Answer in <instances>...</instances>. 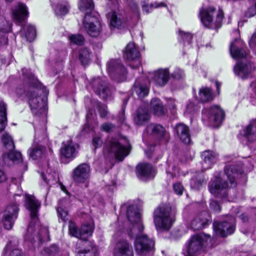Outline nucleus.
<instances>
[{
    "instance_id": "58",
    "label": "nucleus",
    "mask_w": 256,
    "mask_h": 256,
    "mask_svg": "<svg viewBox=\"0 0 256 256\" xmlns=\"http://www.w3.org/2000/svg\"><path fill=\"white\" fill-rule=\"evenodd\" d=\"M94 129L95 128L92 125V122H90L89 120H88L84 124L80 133L82 135L86 134H90L91 132H94Z\"/></svg>"
},
{
    "instance_id": "57",
    "label": "nucleus",
    "mask_w": 256,
    "mask_h": 256,
    "mask_svg": "<svg viewBox=\"0 0 256 256\" xmlns=\"http://www.w3.org/2000/svg\"><path fill=\"white\" fill-rule=\"evenodd\" d=\"M254 128L256 129V126L254 123L250 122L246 128L244 129L243 136L246 138H250V136L254 134Z\"/></svg>"
},
{
    "instance_id": "19",
    "label": "nucleus",
    "mask_w": 256,
    "mask_h": 256,
    "mask_svg": "<svg viewBox=\"0 0 256 256\" xmlns=\"http://www.w3.org/2000/svg\"><path fill=\"white\" fill-rule=\"evenodd\" d=\"M242 44V42L238 38L231 42L230 51L233 58L239 60L246 58L247 54Z\"/></svg>"
},
{
    "instance_id": "52",
    "label": "nucleus",
    "mask_w": 256,
    "mask_h": 256,
    "mask_svg": "<svg viewBox=\"0 0 256 256\" xmlns=\"http://www.w3.org/2000/svg\"><path fill=\"white\" fill-rule=\"evenodd\" d=\"M96 106L98 110L100 116L102 118H105L108 114L107 106L103 104L100 101H96Z\"/></svg>"
},
{
    "instance_id": "63",
    "label": "nucleus",
    "mask_w": 256,
    "mask_h": 256,
    "mask_svg": "<svg viewBox=\"0 0 256 256\" xmlns=\"http://www.w3.org/2000/svg\"><path fill=\"white\" fill-rule=\"evenodd\" d=\"M210 208L212 210L216 212H220L222 210V207L219 202L214 200H210Z\"/></svg>"
},
{
    "instance_id": "34",
    "label": "nucleus",
    "mask_w": 256,
    "mask_h": 256,
    "mask_svg": "<svg viewBox=\"0 0 256 256\" xmlns=\"http://www.w3.org/2000/svg\"><path fill=\"white\" fill-rule=\"evenodd\" d=\"M81 240L87 242L88 238L92 235L94 226L90 223L82 224L80 226Z\"/></svg>"
},
{
    "instance_id": "14",
    "label": "nucleus",
    "mask_w": 256,
    "mask_h": 256,
    "mask_svg": "<svg viewBox=\"0 0 256 256\" xmlns=\"http://www.w3.org/2000/svg\"><path fill=\"white\" fill-rule=\"evenodd\" d=\"M22 74L23 77L28 81L30 87H32L37 90H42L44 94L43 96L48 98V90L46 87L38 80L34 73L30 70H23Z\"/></svg>"
},
{
    "instance_id": "20",
    "label": "nucleus",
    "mask_w": 256,
    "mask_h": 256,
    "mask_svg": "<svg viewBox=\"0 0 256 256\" xmlns=\"http://www.w3.org/2000/svg\"><path fill=\"white\" fill-rule=\"evenodd\" d=\"M109 28L110 30H124L129 28L132 17H110Z\"/></svg>"
},
{
    "instance_id": "61",
    "label": "nucleus",
    "mask_w": 256,
    "mask_h": 256,
    "mask_svg": "<svg viewBox=\"0 0 256 256\" xmlns=\"http://www.w3.org/2000/svg\"><path fill=\"white\" fill-rule=\"evenodd\" d=\"M44 252L50 256H54L59 251L58 246L56 244H52L48 248L44 249Z\"/></svg>"
},
{
    "instance_id": "54",
    "label": "nucleus",
    "mask_w": 256,
    "mask_h": 256,
    "mask_svg": "<svg viewBox=\"0 0 256 256\" xmlns=\"http://www.w3.org/2000/svg\"><path fill=\"white\" fill-rule=\"evenodd\" d=\"M160 6V3L156 4L155 6L152 3H149L146 0L142 2V8L144 14H148L151 12L154 8Z\"/></svg>"
},
{
    "instance_id": "30",
    "label": "nucleus",
    "mask_w": 256,
    "mask_h": 256,
    "mask_svg": "<svg viewBox=\"0 0 256 256\" xmlns=\"http://www.w3.org/2000/svg\"><path fill=\"white\" fill-rule=\"evenodd\" d=\"M133 92L138 98H143L148 95L150 88L146 84L135 82L133 85Z\"/></svg>"
},
{
    "instance_id": "48",
    "label": "nucleus",
    "mask_w": 256,
    "mask_h": 256,
    "mask_svg": "<svg viewBox=\"0 0 256 256\" xmlns=\"http://www.w3.org/2000/svg\"><path fill=\"white\" fill-rule=\"evenodd\" d=\"M148 77L150 82L154 83L156 86H160V68L148 72Z\"/></svg>"
},
{
    "instance_id": "53",
    "label": "nucleus",
    "mask_w": 256,
    "mask_h": 256,
    "mask_svg": "<svg viewBox=\"0 0 256 256\" xmlns=\"http://www.w3.org/2000/svg\"><path fill=\"white\" fill-rule=\"evenodd\" d=\"M2 141L6 148H8L11 146L12 149L14 148V145L12 138L8 132H4L2 134Z\"/></svg>"
},
{
    "instance_id": "62",
    "label": "nucleus",
    "mask_w": 256,
    "mask_h": 256,
    "mask_svg": "<svg viewBox=\"0 0 256 256\" xmlns=\"http://www.w3.org/2000/svg\"><path fill=\"white\" fill-rule=\"evenodd\" d=\"M172 189L174 192L178 196L182 195L184 190L183 185L180 182L174 183L172 184Z\"/></svg>"
},
{
    "instance_id": "21",
    "label": "nucleus",
    "mask_w": 256,
    "mask_h": 256,
    "mask_svg": "<svg viewBox=\"0 0 256 256\" xmlns=\"http://www.w3.org/2000/svg\"><path fill=\"white\" fill-rule=\"evenodd\" d=\"M115 256H134L132 248L126 240L118 241L114 250Z\"/></svg>"
},
{
    "instance_id": "25",
    "label": "nucleus",
    "mask_w": 256,
    "mask_h": 256,
    "mask_svg": "<svg viewBox=\"0 0 256 256\" xmlns=\"http://www.w3.org/2000/svg\"><path fill=\"white\" fill-rule=\"evenodd\" d=\"M78 8L84 16H95L94 15L95 4L94 0H78Z\"/></svg>"
},
{
    "instance_id": "5",
    "label": "nucleus",
    "mask_w": 256,
    "mask_h": 256,
    "mask_svg": "<svg viewBox=\"0 0 256 256\" xmlns=\"http://www.w3.org/2000/svg\"><path fill=\"white\" fill-rule=\"evenodd\" d=\"M108 153H114L115 158L120 162L122 161L125 157L130 152L132 146L130 142L126 146L122 145L116 138H112L106 146Z\"/></svg>"
},
{
    "instance_id": "1",
    "label": "nucleus",
    "mask_w": 256,
    "mask_h": 256,
    "mask_svg": "<svg viewBox=\"0 0 256 256\" xmlns=\"http://www.w3.org/2000/svg\"><path fill=\"white\" fill-rule=\"evenodd\" d=\"M14 94L18 98L24 95L28 98L30 110L35 116L42 114L48 110V98L39 96L36 90H29L26 92L25 86L22 84L15 88Z\"/></svg>"
},
{
    "instance_id": "44",
    "label": "nucleus",
    "mask_w": 256,
    "mask_h": 256,
    "mask_svg": "<svg viewBox=\"0 0 256 256\" xmlns=\"http://www.w3.org/2000/svg\"><path fill=\"white\" fill-rule=\"evenodd\" d=\"M4 214H2L1 218V222L4 228L7 230H10L13 228L16 220Z\"/></svg>"
},
{
    "instance_id": "33",
    "label": "nucleus",
    "mask_w": 256,
    "mask_h": 256,
    "mask_svg": "<svg viewBox=\"0 0 256 256\" xmlns=\"http://www.w3.org/2000/svg\"><path fill=\"white\" fill-rule=\"evenodd\" d=\"M202 164H206V168H210L216 162V156L212 150H205L202 154Z\"/></svg>"
},
{
    "instance_id": "13",
    "label": "nucleus",
    "mask_w": 256,
    "mask_h": 256,
    "mask_svg": "<svg viewBox=\"0 0 256 256\" xmlns=\"http://www.w3.org/2000/svg\"><path fill=\"white\" fill-rule=\"evenodd\" d=\"M174 136L184 144L188 145L191 142V134L189 126L182 122L176 124L173 129Z\"/></svg>"
},
{
    "instance_id": "51",
    "label": "nucleus",
    "mask_w": 256,
    "mask_h": 256,
    "mask_svg": "<svg viewBox=\"0 0 256 256\" xmlns=\"http://www.w3.org/2000/svg\"><path fill=\"white\" fill-rule=\"evenodd\" d=\"M168 68H161V87L165 86L171 78Z\"/></svg>"
},
{
    "instance_id": "43",
    "label": "nucleus",
    "mask_w": 256,
    "mask_h": 256,
    "mask_svg": "<svg viewBox=\"0 0 256 256\" xmlns=\"http://www.w3.org/2000/svg\"><path fill=\"white\" fill-rule=\"evenodd\" d=\"M90 51L88 48H84L79 51L78 59L82 65L86 66L88 65L90 60Z\"/></svg>"
},
{
    "instance_id": "64",
    "label": "nucleus",
    "mask_w": 256,
    "mask_h": 256,
    "mask_svg": "<svg viewBox=\"0 0 256 256\" xmlns=\"http://www.w3.org/2000/svg\"><path fill=\"white\" fill-rule=\"evenodd\" d=\"M57 212L62 222H66L68 220L67 210H64L62 207L58 206L57 208Z\"/></svg>"
},
{
    "instance_id": "60",
    "label": "nucleus",
    "mask_w": 256,
    "mask_h": 256,
    "mask_svg": "<svg viewBox=\"0 0 256 256\" xmlns=\"http://www.w3.org/2000/svg\"><path fill=\"white\" fill-rule=\"evenodd\" d=\"M6 24H4L2 27L0 26V34H7L12 32V22H10L4 18Z\"/></svg>"
},
{
    "instance_id": "6",
    "label": "nucleus",
    "mask_w": 256,
    "mask_h": 256,
    "mask_svg": "<svg viewBox=\"0 0 256 256\" xmlns=\"http://www.w3.org/2000/svg\"><path fill=\"white\" fill-rule=\"evenodd\" d=\"M77 153L74 144L72 139L62 143L60 149V158L62 163L68 164L76 158Z\"/></svg>"
},
{
    "instance_id": "40",
    "label": "nucleus",
    "mask_w": 256,
    "mask_h": 256,
    "mask_svg": "<svg viewBox=\"0 0 256 256\" xmlns=\"http://www.w3.org/2000/svg\"><path fill=\"white\" fill-rule=\"evenodd\" d=\"M70 6L68 2L58 3L55 8V13L57 16H65L69 12Z\"/></svg>"
},
{
    "instance_id": "8",
    "label": "nucleus",
    "mask_w": 256,
    "mask_h": 256,
    "mask_svg": "<svg viewBox=\"0 0 256 256\" xmlns=\"http://www.w3.org/2000/svg\"><path fill=\"white\" fill-rule=\"evenodd\" d=\"M213 229L216 234L219 237L225 238L232 234L236 229V224L228 221H214Z\"/></svg>"
},
{
    "instance_id": "10",
    "label": "nucleus",
    "mask_w": 256,
    "mask_h": 256,
    "mask_svg": "<svg viewBox=\"0 0 256 256\" xmlns=\"http://www.w3.org/2000/svg\"><path fill=\"white\" fill-rule=\"evenodd\" d=\"M123 56L127 60L135 62V64H130L132 68L137 69L140 66V52L134 43L130 42L128 44L124 51Z\"/></svg>"
},
{
    "instance_id": "42",
    "label": "nucleus",
    "mask_w": 256,
    "mask_h": 256,
    "mask_svg": "<svg viewBox=\"0 0 256 256\" xmlns=\"http://www.w3.org/2000/svg\"><path fill=\"white\" fill-rule=\"evenodd\" d=\"M22 32L24 33L26 38L30 42L34 41L36 36V27L32 24H27Z\"/></svg>"
},
{
    "instance_id": "15",
    "label": "nucleus",
    "mask_w": 256,
    "mask_h": 256,
    "mask_svg": "<svg viewBox=\"0 0 256 256\" xmlns=\"http://www.w3.org/2000/svg\"><path fill=\"white\" fill-rule=\"evenodd\" d=\"M24 206L25 208L30 212V217L32 220L38 218L41 204L34 196L26 194Z\"/></svg>"
},
{
    "instance_id": "28",
    "label": "nucleus",
    "mask_w": 256,
    "mask_h": 256,
    "mask_svg": "<svg viewBox=\"0 0 256 256\" xmlns=\"http://www.w3.org/2000/svg\"><path fill=\"white\" fill-rule=\"evenodd\" d=\"M45 152L46 148L44 146L36 144L32 145L28 148V154L30 158L37 160L42 156Z\"/></svg>"
},
{
    "instance_id": "41",
    "label": "nucleus",
    "mask_w": 256,
    "mask_h": 256,
    "mask_svg": "<svg viewBox=\"0 0 256 256\" xmlns=\"http://www.w3.org/2000/svg\"><path fill=\"white\" fill-rule=\"evenodd\" d=\"M193 34L190 32H186L182 30H178V40L179 42L183 44H190L192 43Z\"/></svg>"
},
{
    "instance_id": "46",
    "label": "nucleus",
    "mask_w": 256,
    "mask_h": 256,
    "mask_svg": "<svg viewBox=\"0 0 256 256\" xmlns=\"http://www.w3.org/2000/svg\"><path fill=\"white\" fill-rule=\"evenodd\" d=\"M150 107L154 115L160 116V100L158 98H152Z\"/></svg>"
},
{
    "instance_id": "50",
    "label": "nucleus",
    "mask_w": 256,
    "mask_h": 256,
    "mask_svg": "<svg viewBox=\"0 0 256 256\" xmlns=\"http://www.w3.org/2000/svg\"><path fill=\"white\" fill-rule=\"evenodd\" d=\"M170 76L173 80L176 81L182 80L186 78L184 70L179 68H176Z\"/></svg>"
},
{
    "instance_id": "7",
    "label": "nucleus",
    "mask_w": 256,
    "mask_h": 256,
    "mask_svg": "<svg viewBox=\"0 0 256 256\" xmlns=\"http://www.w3.org/2000/svg\"><path fill=\"white\" fill-rule=\"evenodd\" d=\"M154 246V242L146 234L136 235L134 242L136 252L140 256H144L152 251Z\"/></svg>"
},
{
    "instance_id": "4",
    "label": "nucleus",
    "mask_w": 256,
    "mask_h": 256,
    "mask_svg": "<svg viewBox=\"0 0 256 256\" xmlns=\"http://www.w3.org/2000/svg\"><path fill=\"white\" fill-rule=\"evenodd\" d=\"M107 70L113 80L118 83L126 81L128 72L120 60H110L108 62Z\"/></svg>"
},
{
    "instance_id": "16",
    "label": "nucleus",
    "mask_w": 256,
    "mask_h": 256,
    "mask_svg": "<svg viewBox=\"0 0 256 256\" xmlns=\"http://www.w3.org/2000/svg\"><path fill=\"white\" fill-rule=\"evenodd\" d=\"M204 240L200 234H195L191 236L187 246L188 256H194L200 251L204 246Z\"/></svg>"
},
{
    "instance_id": "29",
    "label": "nucleus",
    "mask_w": 256,
    "mask_h": 256,
    "mask_svg": "<svg viewBox=\"0 0 256 256\" xmlns=\"http://www.w3.org/2000/svg\"><path fill=\"white\" fill-rule=\"evenodd\" d=\"M206 184V180L205 176L202 174L192 178L190 180V188L196 191L200 190Z\"/></svg>"
},
{
    "instance_id": "39",
    "label": "nucleus",
    "mask_w": 256,
    "mask_h": 256,
    "mask_svg": "<svg viewBox=\"0 0 256 256\" xmlns=\"http://www.w3.org/2000/svg\"><path fill=\"white\" fill-rule=\"evenodd\" d=\"M96 91L98 94L104 100H107L110 94V90L109 86L107 84L103 82H100L99 83Z\"/></svg>"
},
{
    "instance_id": "22",
    "label": "nucleus",
    "mask_w": 256,
    "mask_h": 256,
    "mask_svg": "<svg viewBox=\"0 0 256 256\" xmlns=\"http://www.w3.org/2000/svg\"><path fill=\"white\" fill-rule=\"evenodd\" d=\"M236 74H242V78H246L252 71V63L249 60H238L234 68Z\"/></svg>"
},
{
    "instance_id": "45",
    "label": "nucleus",
    "mask_w": 256,
    "mask_h": 256,
    "mask_svg": "<svg viewBox=\"0 0 256 256\" xmlns=\"http://www.w3.org/2000/svg\"><path fill=\"white\" fill-rule=\"evenodd\" d=\"M70 43L78 46H82L85 42V38L82 34H72L68 36Z\"/></svg>"
},
{
    "instance_id": "18",
    "label": "nucleus",
    "mask_w": 256,
    "mask_h": 256,
    "mask_svg": "<svg viewBox=\"0 0 256 256\" xmlns=\"http://www.w3.org/2000/svg\"><path fill=\"white\" fill-rule=\"evenodd\" d=\"M224 171L230 184V188L236 187L237 182L236 178L238 174L242 173L243 171L242 168L236 164L226 165L224 168Z\"/></svg>"
},
{
    "instance_id": "47",
    "label": "nucleus",
    "mask_w": 256,
    "mask_h": 256,
    "mask_svg": "<svg viewBox=\"0 0 256 256\" xmlns=\"http://www.w3.org/2000/svg\"><path fill=\"white\" fill-rule=\"evenodd\" d=\"M68 233L72 236L81 239L80 228L79 229L76 224L72 220L69 222Z\"/></svg>"
},
{
    "instance_id": "17",
    "label": "nucleus",
    "mask_w": 256,
    "mask_h": 256,
    "mask_svg": "<svg viewBox=\"0 0 256 256\" xmlns=\"http://www.w3.org/2000/svg\"><path fill=\"white\" fill-rule=\"evenodd\" d=\"M136 173L140 178H154L156 174L152 165L146 162H139L136 167Z\"/></svg>"
},
{
    "instance_id": "56",
    "label": "nucleus",
    "mask_w": 256,
    "mask_h": 256,
    "mask_svg": "<svg viewBox=\"0 0 256 256\" xmlns=\"http://www.w3.org/2000/svg\"><path fill=\"white\" fill-rule=\"evenodd\" d=\"M154 222L158 232L160 230V206H158L154 212Z\"/></svg>"
},
{
    "instance_id": "31",
    "label": "nucleus",
    "mask_w": 256,
    "mask_h": 256,
    "mask_svg": "<svg viewBox=\"0 0 256 256\" xmlns=\"http://www.w3.org/2000/svg\"><path fill=\"white\" fill-rule=\"evenodd\" d=\"M6 107L5 102H0V132H3L8 125Z\"/></svg>"
},
{
    "instance_id": "59",
    "label": "nucleus",
    "mask_w": 256,
    "mask_h": 256,
    "mask_svg": "<svg viewBox=\"0 0 256 256\" xmlns=\"http://www.w3.org/2000/svg\"><path fill=\"white\" fill-rule=\"evenodd\" d=\"M127 3L133 13L136 15V16H140V12L138 4L134 0H127Z\"/></svg>"
},
{
    "instance_id": "55",
    "label": "nucleus",
    "mask_w": 256,
    "mask_h": 256,
    "mask_svg": "<svg viewBox=\"0 0 256 256\" xmlns=\"http://www.w3.org/2000/svg\"><path fill=\"white\" fill-rule=\"evenodd\" d=\"M12 21L16 25L20 26V32H22L23 29H25V27L27 25L28 17H12Z\"/></svg>"
},
{
    "instance_id": "35",
    "label": "nucleus",
    "mask_w": 256,
    "mask_h": 256,
    "mask_svg": "<svg viewBox=\"0 0 256 256\" xmlns=\"http://www.w3.org/2000/svg\"><path fill=\"white\" fill-rule=\"evenodd\" d=\"M20 212L19 205L16 203H11L8 204L5 208L2 214L10 216L16 220Z\"/></svg>"
},
{
    "instance_id": "36",
    "label": "nucleus",
    "mask_w": 256,
    "mask_h": 256,
    "mask_svg": "<svg viewBox=\"0 0 256 256\" xmlns=\"http://www.w3.org/2000/svg\"><path fill=\"white\" fill-rule=\"evenodd\" d=\"M80 256H98V252L96 248L88 242L84 248L80 249L78 252Z\"/></svg>"
},
{
    "instance_id": "26",
    "label": "nucleus",
    "mask_w": 256,
    "mask_h": 256,
    "mask_svg": "<svg viewBox=\"0 0 256 256\" xmlns=\"http://www.w3.org/2000/svg\"><path fill=\"white\" fill-rule=\"evenodd\" d=\"M200 18L202 22L206 28L212 30H217L222 26V20L224 17H216L214 20L213 18L214 17Z\"/></svg>"
},
{
    "instance_id": "49",
    "label": "nucleus",
    "mask_w": 256,
    "mask_h": 256,
    "mask_svg": "<svg viewBox=\"0 0 256 256\" xmlns=\"http://www.w3.org/2000/svg\"><path fill=\"white\" fill-rule=\"evenodd\" d=\"M5 155L13 162H16L19 163L22 162V154L19 152L10 150L7 154H4L3 156L4 157Z\"/></svg>"
},
{
    "instance_id": "3",
    "label": "nucleus",
    "mask_w": 256,
    "mask_h": 256,
    "mask_svg": "<svg viewBox=\"0 0 256 256\" xmlns=\"http://www.w3.org/2000/svg\"><path fill=\"white\" fill-rule=\"evenodd\" d=\"M202 119L207 120L216 128L221 126L226 117L224 110L217 104L204 108L202 110Z\"/></svg>"
},
{
    "instance_id": "9",
    "label": "nucleus",
    "mask_w": 256,
    "mask_h": 256,
    "mask_svg": "<svg viewBox=\"0 0 256 256\" xmlns=\"http://www.w3.org/2000/svg\"><path fill=\"white\" fill-rule=\"evenodd\" d=\"M212 222V216L208 212L203 210L198 213L192 219L190 226L194 231L200 230L208 228Z\"/></svg>"
},
{
    "instance_id": "23",
    "label": "nucleus",
    "mask_w": 256,
    "mask_h": 256,
    "mask_svg": "<svg viewBox=\"0 0 256 256\" xmlns=\"http://www.w3.org/2000/svg\"><path fill=\"white\" fill-rule=\"evenodd\" d=\"M214 94L210 87L202 86L200 88L198 96L196 100L200 104H205L212 102L214 98Z\"/></svg>"
},
{
    "instance_id": "24",
    "label": "nucleus",
    "mask_w": 256,
    "mask_h": 256,
    "mask_svg": "<svg viewBox=\"0 0 256 256\" xmlns=\"http://www.w3.org/2000/svg\"><path fill=\"white\" fill-rule=\"evenodd\" d=\"M84 27L87 34L91 37L96 38L100 34L102 30L100 24H96L94 22L87 20V17H84Z\"/></svg>"
},
{
    "instance_id": "38",
    "label": "nucleus",
    "mask_w": 256,
    "mask_h": 256,
    "mask_svg": "<svg viewBox=\"0 0 256 256\" xmlns=\"http://www.w3.org/2000/svg\"><path fill=\"white\" fill-rule=\"evenodd\" d=\"M200 16H224V12L220 8H218V10L215 8L210 6L208 8H202L200 10Z\"/></svg>"
},
{
    "instance_id": "11",
    "label": "nucleus",
    "mask_w": 256,
    "mask_h": 256,
    "mask_svg": "<svg viewBox=\"0 0 256 256\" xmlns=\"http://www.w3.org/2000/svg\"><path fill=\"white\" fill-rule=\"evenodd\" d=\"M172 208L170 204H162L161 206V232L168 231L172 227L175 219L170 216Z\"/></svg>"
},
{
    "instance_id": "37",
    "label": "nucleus",
    "mask_w": 256,
    "mask_h": 256,
    "mask_svg": "<svg viewBox=\"0 0 256 256\" xmlns=\"http://www.w3.org/2000/svg\"><path fill=\"white\" fill-rule=\"evenodd\" d=\"M150 118V114L147 110L138 108L136 110V116L135 118V120L138 125H143L145 122H148Z\"/></svg>"
},
{
    "instance_id": "32",
    "label": "nucleus",
    "mask_w": 256,
    "mask_h": 256,
    "mask_svg": "<svg viewBox=\"0 0 256 256\" xmlns=\"http://www.w3.org/2000/svg\"><path fill=\"white\" fill-rule=\"evenodd\" d=\"M12 16H28L29 12L26 5L22 2H18L16 6L11 9Z\"/></svg>"
},
{
    "instance_id": "2",
    "label": "nucleus",
    "mask_w": 256,
    "mask_h": 256,
    "mask_svg": "<svg viewBox=\"0 0 256 256\" xmlns=\"http://www.w3.org/2000/svg\"><path fill=\"white\" fill-rule=\"evenodd\" d=\"M229 188L228 180H224L220 174L214 175L208 184L210 192L214 198L222 200H226L228 198V189Z\"/></svg>"
},
{
    "instance_id": "27",
    "label": "nucleus",
    "mask_w": 256,
    "mask_h": 256,
    "mask_svg": "<svg viewBox=\"0 0 256 256\" xmlns=\"http://www.w3.org/2000/svg\"><path fill=\"white\" fill-rule=\"evenodd\" d=\"M126 215L128 220L132 224L140 222L141 215L136 207L132 204L128 206Z\"/></svg>"
},
{
    "instance_id": "12",
    "label": "nucleus",
    "mask_w": 256,
    "mask_h": 256,
    "mask_svg": "<svg viewBox=\"0 0 256 256\" xmlns=\"http://www.w3.org/2000/svg\"><path fill=\"white\" fill-rule=\"evenodd\" d=\"M90 166L82 163L74 168L72 174L73 180L78 184H84L89 178Z\"/></svg>"
}]
</instances>
